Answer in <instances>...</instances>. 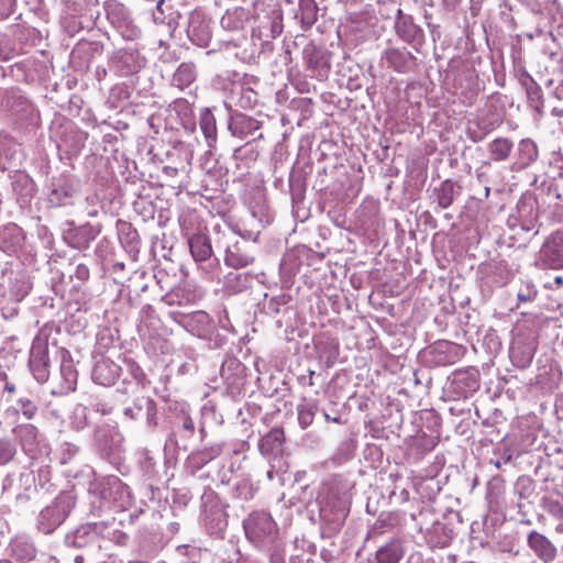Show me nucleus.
Listing matches in <instances>:
<instances>
[{"label":"nucleus","mask_w":563,"mask_h":563,"mask_svg":"<svg viewBox=\"0 0 563 563\" xmlns=\"http://www.w3.org/2000/svg\"><path fill=\"white\" fill-rule=\"evenodd\" d=\"M452 387L460 397H468L479 388V374L475 367L459 369L453 373Z\"/></svg>","instance_id":"obj_19"},{"label":"nucleus","mask_w":563,"mask_h":563,"mask_svg":"<svg viewBox=\"0 0 563 563\" xmlns=\"http://www.w3.org/2000/svg\"><path fill=\"white\" fill-rule=\"evenodd\" d=\"M198 76L197 66L192 62L181 63L172 77V86L180 90L191 86Z\"/></svg>","instance_id":"obj_30"},{"label":"nucleus","mask_w":563,"mask_h":563,"mask_svg":"<svg viewBox=\"0 0 563 563\" xmlns=\"http://www.w3.org/2000/svg\"><path fill=\"white\" fill-rule=\"evenodd\" d=\"M516 164L519 168H527L537 162L539 150L537 143L531 139H522L517 145Z\"/></svg>","instance_id":"obj_34"},{"label":"nucleus","mask_w":563,"mask_h":563,"mask_svg":"<svg viewBox=\"0 0 563 563\" xmlns=\"http://www.w3.org/2000/svg\"><path fill=\"white\" fill-rule=\"evenodd\" d=\"M538 290L532 282L526 280L520 284L518 289V300L520 302H529L536 299Z\"/></svg>","instance_id":"obj_58"},{"label":"nucleus","mask_w":563,"mask_h":563,"mask_svg":"<svg viewBox=\"0 0 563 563\" xmlns=\"http://www.w3.org/2000/svg\"><path fill=\"white\" fill-rule=\"evenodd\" d=\"M121 435L110 426H96L92 434V445L103 459H111L119 448Z\"/></svg>","instance_id":"obj_13"},{"label":"nucleus","mask_w":563,"mask_h":563,"mask_svg":"<svg viewBox=\"0 0 563 563\" xmlns=\"http://www.w3.org/2000/svg\"><path fill=\"white\" fill-rule=\"evenodd\" d=\"M298 11L302 30L307 31L317 22L319 8L314 0H298Z\"/></svg>","instance_id":"obj_41"},{"label":"nucleus","mask_w":563,"mask_h":563,"mask_svg":"<svg viewBox=\"0 0 563 563\" xmlns=\"http://www.w3.org/2000/svg\"><path fill=\"white\" fill-rule=\"evenodd\" d=\"M251 217L260 228H265L273 220V213L263 197L256 199L250 207Z\"/></svg>","instance_id":"obj_49"},{"label":"nucleus","mask_w":563,"mask_h":563,"mask_svg":"<svg viewBox=\"0 0 563 563\" xmlns=\"http://www.w3.org/2000/svg\"><path fill=\"white\" fill-rule=\"evenodd\" d=\"M534 490L536 483L530 476L522 475L517 478L515 483V493L519 498L528 499L534 494Z\"/></svg>","instance_id":"obj_53"},{"label":"nucleus","mask_w":563,"mask_h":563,"mask_svg":"<svg viewBox=\"0 0 563 563\" xmlns=\"http://www.w3.org/2000/svg\"><path fill=\"white\" fill-rule=\"evenodd\" d=\"M199 126L207 144L212 147L217 141L216 118L209 108H202L199 113Z\"/></svg>","instance_id":"obj_40"},{"label":"nucleus","mask_w":563,"mask_h":563,"mask_svg":"<svg viewBox=\"0 0 563 563\" xmlns=\"http://www.w3.org/2000/svg\"><path fill=\"white\" fill-rule=\"evenodd\" d=\"M104 11L108 21L122 38L134 41L141 36V29L134 23L130 11L122 3L114 0L107 1Z\"/></svg>","instance_id":"obj_5"},{"label":"nucleus","mask_w":563,"mask_h":563,"mask_svg":"<svg viewBox=\"0 0 563 563\" xmlns=\"http://www.w3.org/2000/svg\"><path fill=\"white\" fill-rule=\"evenodd\" d=\"M11 555L19 563H27L36 555L33 542L25 537H16L11 541Z\"/></svg>","instance_id":"obj_33"},{"label":"nucleus","mask_w":563,"mask_h":563,"mask_svg":"<svg viewBox=\"0 0 563 563\" xmlns=\"http://www.w3.org/2000/svg\"><path fill=\"white\" fill-rule=\"evenodd\" d=\"M319 358L324 362L327 367L333 366L339 356V343L331 338L319 339L316 343Z\"/></svg>","instance_id":"obj_38"},{"label":"nucleus","mask_w":563,"mask_h":563,"mask_svg":"<svg viewBox=\"0 0 563 563\" xmlns=\"http://www.w3.org/2000/svg\"><path fill=\"white\" fill-rule=\"evenodd\" d=\"M124 364L126 366L128 372L135 379V382L145 387L150 382L146 377V374L142 369V367L132 358H125Z\"/></svg>","instance_id":"obj_56"},{"label":"nucleus","mask_w":563,"mask_h":563,"mask_svg":"<svg viewBox=\"0 0 563 563\" xmlns=\"http://www.w3.org/2000/svg\"><path fill=\"white\" fill-rule=\"evenodd\" d=\"M186 32L189 41L199 47H207L211 41L209 21L201 11L189 13Z\"/></svg>","instance_id":"obj_15"},{"label":"nucleus","mask_w":563,"mask_h":563,"mask_svg":"<svg viewBox=\"0 0 563 563\" xmlns=\"http://www.w3.org/2000/svg\"><path fill=\"white\" fill-rule=\"evenodd\" d=\"M11 187L20 208H30L36 194V184L30 175L24 172L15 170L14 174L11 175Z\"/></svg>","instance_id":"obj_17"},{"label":"nucleus","mask_w":563,"mask_h":563,"mask_svg":"<svg viewBox=\"0 0 563 563\" xmlns=\"http://www.w3.org/2000/svg\"><path fill=\"white\" fill-rule=\"evenodd\" d=\"M190 254L199 268L209 278H213L220 271V261L213 255L210 238L205 233H195L188 238Z\"/></svg>","instance_id":"obj_4"},{"label":"nucleus","mask_w":563,"mask_h":563,"mask_svg":"<svg viewBox=\"0 0 563 563\" xmlns=\"http://www.w3.org/2000/svg\"><path fill=\"white\" fill-rule=\"evenodd\" d=\"M79 450L80 449L78 445L70 442H64L60 445V463H68L74 456L78 454Z\"/></svg>","instance_id":"obj_63"},{"label":"nucleus","mask_w":563,"mask_h":563,"mask_svg":"<svg viewBox=\"0 0 563 563\" xmlns=\"http://www.w3.org/2000/svg\"><path fill=\"white\" fill-rule=\"evenodd\" d=\"M525 87L529 106L539 114H543V96L541 87L533 80L532 77L526 76L521 79Z\"/></svg>","instance_id":"obj_37"},{"label":"nucleus","mask_w":563,"mask_h":563,"mask_svg":"<svg viewBox=\"0 0 563 563\" xmlns=\"http://www.w3.org/2000/svg\"><path fill=\"white\" fill-rule=\"evenodd\" d=\"M12 432L20 441L22 450L32 459L37 454L47 452L48 445L38 429L31 423H21L13 428Z\"/></svg>","instance_id":"obj_9"},{"label":"nucleus","mask_w":563,"mask_h":563,"mask_svg":"<svg viewBox=\"0 0 563 563\" xmlns=\"http://www.w3.org/2000/svg\"><path fill=\"white\" fill-rule=\"evenodd\" d=\"M101 499L125 508L130 504V488L115 476L106 477L93 486Z\"/></svg>","instance_id":"obj_8"},{"label":"nucleus","mask_w":563,"mask_h":563,"mask_svg":"<svg viewBox=\"0 0 563 563\" xmlns=\"http://www.w3.org/2000/svg\"><path fill=\"white\" fill-rule=\"evenodd\" d=\"M195 429V423L191 417L184 413L178 418V424L174 432L170 434L169 440L173 441L174 437H180L181 440H188L194 435Z\"/></svg>","instance_id":"obj_52"},{"label":"nucleus","mask_w":563,"mask_h":563,"mask_svg":"<svg viewBox=\"0 0 563 563\" xmlns=\"http://www.w3.org/2000/svg\"><path fill=\"white\" fill-rule=\"evenodd\" d=\"M70 424L73 429L80 431L84 430L89 424L88 418V408L84 405H76L71 416H70Z\"/></svg>","instance_id":"obj_54"},{"label":"nucleus","mask_w":563,"mask_h":563,"mask_svg":"<svg viewBox=\"0 0 563 563\" xmlns=\"http://www.w3.org/2000/svg\"><path fill=\"white\" fill-rule=\"evenodd\" d=\"M514 148V143L507 137H497L488 145V151L495 161H506Z\"/></svg>","instance_id":"obj_51"},{"label":"nucleus","mask_w":563,"mask_h":563,"mask_svg":"<svg viewBox=\"0 0 563 563\" xmlns=\"http://www.w3.org/2000/svg\"><path fill=\"white\" fill-rule=\"evenodd\" d=\"M228 505L211 488H206L201 496V521L209 534L222 537L228 527Z\"/></svg>","instance_id":"obj_3"},{"label":"nucleus","mask_w":563,"mask_h":563,"mask_svg":"<svg viewBox=\"0 0 563 563\" xmlns=\"http://www.w3.org/2000/svg\"><path fill=\"white\" fill-rule=\"evenodd\" d=\"M395 30L397 35L408 43L413 42L422 33V30L413 23L412 16L404 14L400 9L397 11Z\"/></svg>","instance_id":"obj_29"},{"label":"nucleus","mask_w":563,"mask_h":563,"mask_svg":"<svg viewBox=\"0 0 563 563\" xmlns=\"http://www.w3.org/2000/svg\"><path fill=\"white\" fill-rule=\"evenodd\" d=\"M76 505L71 490L59 493L51 504L45 506L36 517V528L44 534L53 533L70 515Z\"/></svg>","instance_id":"obj_2"},{"label":"nucleus","mask_w":563,"mask_h":563,"mask_svg":"<svg viewBox=\"0 0 563 563\" xmlns=\"http://www.w3.org/2000/svg\"><path fill=\"white\" fill-rule=\"evenodd\" d=\"M223 451V444L220 442L212 443L201 450L194 451L188 456V463L195 470H200L202 466L218 457Z\"/></svg>","instance_id":"obj_31"},{"label":"nucleus","mask_w":563,"mask_h":563,"mask_svg":"<svg viewBox=\"0 0 563 563\" xmlns=\"http://www.w3.org/2000/svg\"><path fill=\"white\" fill-rule=\"evenodd\" d=\"M16 454V444L8 438L0 439V465H5L13 460Z\"/></svg>","instance_id":"obj_55"},{"label":"nucleus","mask_w":563,"mask_h":563,"mask_svg":"<svg viewBox=\"0 0 563 563\" xmlns=\"http://www.w3.org/2000/svg\"><path fill=\"white\" fill-rule=\"evenodd\" d=\"M540 263L551 269L563 268V232L552 233L540 250Z\"/></svg>","instance_id":"obj_14"},{"label":"nucleus","mask_w":563,"mask_h":563,"mask_svg":"<svg viewBox=\"0 0 563 563\" xmlns=\"http://www.w3.org/2000/svg\"><path fill=\"white\" fill-rule=\"evenodd\" d=\"M174 153L178 154L185 165H190L194 156L192 148L189 144L177 142L174 145Z\"/></svg>","instance_id":"obj_62"},{"label":"nucleus","mask_w":563,"mask_h":563,"mask_svg":"<svg viewBox=\"0 0 563 563\" xmlns=\"http://www.w3.org/2000/svg\"><path fill=\"white\" fill-rule=\"evenodd\" d=\"M64 543L67 548L89 550L102 545L99 540L98 522H87L68 531L65 534Z\"/></svg>","instance_id":"obj_10"},{"label":"nucleus","mask_w":563,"mask_h":563,"mask_svg":"<svg viewBox=\"0 0 563 563\" xmlns=\"http://www.w3.org/2000/svg\"><path fill=\"white\" fill-rule=\"evenodd\" d=\"M303 55L310 70V77L318 80L327 79L331 67L329 54L321 48L311 46L305 48Z\"/></svg>","instance_id":"obj_18"},{"label":"nucleus","mask_w":563,"mask_h":563,"mask_svg":"<svg viewBox=\"0 0 563 563\" xmlns=\"http://www.w3.org/2000/svg\"><path fill=\"white\" fill-rule=\"evenodd\" d=\"M253 279L250 273L230 272L224 276L223 288L228 294L235 295L249 289Z\"/></svg>","instance_id":"obj_35"},{"label":"nucleus","mask_w":563,"mask_h":563,"mask_svg":"<svg viewBox=\"0 0 563 563\" xmlns=\"http://www.w3.org/2000/svg\"><path fill=\"white\" fill-rule=\"evenodd\" d=\"M121 366L108 357H102L95 363L92 380L101 386H112L121 375Z\"/></svg>","instance_id":"obj_20"},{"label":"nucleus","mask_w":563,"mask_h":563,"mask_svg":"<svg viewBox=\"0 0 563 563\" xmlns=\"http://www.w3.org/2000/svg\"><path fill=\"white\" fill-rule=\"evenodd\" d=\"M99 540H108L118 545H125L128 542V534L119 529H115L112 523L107 521H98Z\"/></svg>","instance_id":"obj_45"},{"label":"nucleus","mask_w":563,"mask_h":563,"mask_svg":"<svg viewBox=\"0 0 563 563\" xmlns=\"http://www.w3.org/2000/svg\"><path fill=\"white\" fill-rule=\"evenodd\" d=\"M460 351V345L449 341L435 342L430 349V353L434 354V361L439 365L455 363L459 360Z\"/></svg>","instance_id":"obj_27"},{"label":"nucleus","mask_w":563,"mask_h":563,"mask_svg":"<svg viewBox=\"0 0 563 563\" xmlns=\"http://www.w3.org/2000/svg\"><path fill=\"white\" fill-rule=\"evenodd\" d=\"M60 390L63 393H69L76 389L78 373L73 361L63 358L60 364Z\"/></svg>","instance_id":"obj_43"},{"label":"nucleus","mask_w":563,"mask_h":563,"mask_svg":"<svg viewBox=\"0 0 563 563\" xmlns=\"http://www.w3.org/2000/svg\"><path fill=\"white\" fill-rule=\"evenodd\" d=\"M382 59L387 63L389 67L398 73H407L409 71L416 62V57L406 48H387L383 55Z\"/></svg>","instance_id":"obj_22"},{"label":"nucleus","mask_w":563,"mask_h":563,"mask_svg":"<svg viewBox=\"0 0 563 563\" xmlns=\"http://www.w3.org/2000/svg\"><path fill=\"white\" fill-rule=\"evenodd\" d=\"M242 559L240 548L233 540L223 542L217 551V563H240Z\"/></svg>","instance_id":"obj_46"},{"label":"nucleus","mask_w":563,"mask_h":563,"mask_svg":"<svg viewBox=\"0 0 563 563\" xmlns=\"http://www.w3.org/2000/svg\"><path fill=\"white\" fill-rule=\"evenodd\" d=\"M284 441V431L279 428H274L260 440L258 450L266 457L276 456L282 452Z\"/></svg>","instance_id":"obj_26"},{"label":"nucleus","mask_w":563,"mask_h":563,"mask_svg":"<svg viewBox=\"0 0 563 563\" xmlns=\"http://www.w3.org/2000/svg\"><path fill=\"white\" fill-rule=\"evenodd\" d=\"M168 316L186 331L200 339L209 338L214 329L211 317L202 310L194 311L191 313L170 311Z\"/></svg>","instance_id":"obj_6"},{"label":"nucleus","mask_w":563,"mask_h":563,"mask_svg":"<svg viewBox=\"0 0 563 563\" xmlns=\"http://www.w3.org/2000/svg\"><path fill=\"white\" fill-rule=\"evenodd\" d=\"M51 479H52V470L48 465L41 466L37 470L36 477L34 478V481L36 482V485L41 489L45 490L46 493H49L51 488L54 486L51 483Z\"/></svg>","instance_id":"obj_57"},{"label":"nucleus","mask_w":563,"mask_h":563,"mask_svg":"<svg viewBox=\"0 0 563 563\" xmlns=\"http://www.w3.org/2000/svg\"><path fill=\"white\" fill-rule=\"evenodd\" d=\"M289 192L292 206L303 201L306 192V181L301 172L292 170L289 175Z\"/></svg>","instance_id":"obj_47"},{"label":"nucleus","mask_w":563,"mask_h":563,"mask_svg":"<svg viewBox=\"0 0 563 563\" xmlns=\"http://www.w3.org/2000/svg\"><path fill=\"white\" fill-rule=\"evenodd\" d=\"M97 232L89 225H81L71 229L67 232L65 239L68 244L77 250H85L89 247L90 243L96 239Z\"/></svg>","instance_id":"obj_28"},{"label":"nucleus","mask_w":563,"mask_h":563,"mask_svg":"<svg viewBox=\"0 0 563 563\" xmlns=\"http://www.w3.org/2000/svg\"><path fill=\"white\" fill-rule=\"evenodd\" d=\"M146 65V58L135 48L115 49L109 57V67L121 77L139 73Z\"/></svg>","instance_id":"obj_7"},{"label":"nucleus","mask_w":563,"mask_h":563,"mask_svg":"<svg viewBox=\"0 0 563 563\" xmlns=\"http://www.w3.org/2000/svg\"><path fill=\"white\" fill-rule=\"evenodd\" d=\"M223 261L228 267L240 269L252 265L255 255L247 242L235 240L227 245Z\"/></svg>","instance_id":"obj_16"},{"label":"nucleus","mask_w":563,"mask_h":563,"mask_svg":"<svg viewBox=\"0 0 563 563\" xmlns=\"http://www.w3.org/2000/svg\"><path fill=\"white\" fill-rule=\"evenodd\" d=\"M24 232L15 223L0 228V249L8 254H16L24 244Z\"/></svg>","instance_id":"obj_21"},{"label":"nucleus","mask_w":563,"mask_h":563,"mask_svg":"<svg viewBox=\"0 0 563 563\" xmlns=\"http://www.w3.org/2000/svg\"><path fill=\"white\" fill-rule=\"evenodd\" d=\"M287 302L286 296H277L271 298L265 305V309L271 314H277L280 311V307Z\"/></svg>","instance_id":"obj_64"},{"label":"nucleus","mask_w":563,"mask_h":563,"mask_svg":"<svg viewBox=\"0 0 563 563\" xmlns=\"http://www.w3.org/2000/svg\"><path fill=\"white\" fill-rule=\"evenodd\" d=\"M261 125L262 122L250 115L234 113L231 115L229 130L233 136L244 140L250 135H254L261 129Z\"/></svg>","instance_id":"obj_23"},{"label":"nucleus","mask_w":563,"mask_h":563,"mask_svg":"<svg viewBox=\"0 0 563 563\" xmlns=\"http://www.w3.org/2000/svg\"><path fill=\"white\" fill-rule=\"evenodd\" d=\"M232 92L235 104L242 109H252L257 103V92L249 86L236 85Z\"/></svg>","instance_id":"obj_44"},{"label":"nucleus","mask_w":563,"mask_h":563,"mask_svg":"<svg viewBox=\"0 0 563 563\" xmlns=\"http://www.w3.org/2000/svg\"><path fill=\"white\" fill-rule=\"evenodd\" d=\"M510 357L517 367L526 368L531 364L533 354L530 350L521 353L516 347H512L510 350Z\"/></svg>","instance_id":"obj_60"},{"label":"nucleus","mask_w":563,"mask_h":563,"mask_svg":"<svg viewBox=\"0 0 563 563\" xmlns=\"http://www.w3.org/2000/svg\"><path fill=\"white\" fill-rule=\"evenodd\" d=\"M460 195V188L455 181L445 179L438 187L433 188L431 197L439 208L448 209Z\"/></svg>","instance_id":"obj_24"},{"label":"nucleus","mask_w":563,"mask_h":563,"mask_svg":"<svg viewBox=\"0 0 563 563\" xmlns=\"http://www.w3.org/2000/svg\"><path fill=\"white\" fill-rule=\"evenodd\" d=\"M77 189L67 177L53 178L47 189V203L51 208H60L74 203Z\"/></svg>","instance_id":"obj_12"},{"label":"nucleus","mask_w":563,"mask_h":563,"mask_svg":"<svg viewBox=\"0 0 563 563\" xmlns=\"http://www.w3.org/2000/svg\"><path fill=\"white\" fill-rule=\"evenodd\" d=\"M158 317L151 305H145L140 310L139 332L141 334H151L152 330L157 329Z\"/></svg>","instance_id":"obj_50"},{"label":"nucleus","mask_w":563,"mask_h":563,"mask_svg":"<svg viewBox=\"0 0 563 563\" xmlns=\"http://www.w3.org/2000/svg\"><path fill=\"white\" fill-rule=\"evenodd\" d=\"M528 544L545 562L553 560L555 556L554 547L543 534L537 531L529 533Z\"/></svg>","instance_id":"obj_36"},{"label":"nucleus","mask_w":563,"mask_h":563,"mask_svg":"<svg viewBox=\"0 0 563 563\" xmlns=\"http://www.w3.org/2000/svg\"><path fill=\"white\" fill-rule=\"evenodd\" d=\"M319 410L318 400L303 397L297 406L298 422L301 429H307L313 422L314 416Z\"/></svg>","instance_id":"obj_39"},{"label":"nucleus","mask_w":563,"mask_h":563,"mask_svg":"<svg viewBox=\"0 0 563 563\" xmlns=\"http://www.w3.org/2000/svg\"><path fill=\"white\" fill-rule=\"evenodd\" d=\"M30 369L38 383H45L49 376V357L47 341L35 338L32 342L29 360Z\"/></svg>","instance_id":"obj_11"},{"label":"nucleus","mask_w":563,"mask_h":563,"mask_svg":"<svg viewBox=\"0 0 563 563\" xmlns=\"http://www.w3.org/2000/svg\"><path fill=\"white\" fill-rule=\"evenodd\" d=\"M221 25L227 30H239L242 27V20L238 11L227 12L221 19Z\"/></svg>","instance_id":"obj_61"},{"label":"nucleus","mask_w":563,"mask_h":563,"mask_svg":"<svg viewBox=\"0 0 563 563\" xmlns=\"http://www.w3.org/2000/svg\"><path fill=\"white\" fill-rule=\"evenodd\" d=\"M427 538L428 542L432 547L445 548L452 542L454 538V531L450 526L440 521H435L428 530Z\"/></svg>","instance_id":"obj_32"},{"label":"nucleus","mask_w":563,"mask_h":563,"mask_svg":"<svg viewBox=\"0 0 563 563\" xmlns=\"http://www.w3.org/2000/svg\"><path fill=\"white\" fill-rule=\"evenodd\" d=\"M405 555L404 542L399 538H393L378 548L375 559L377 563H399Z\"/></svg>","instance_id":"obj_25"},{"label":"nucleus","mask_w":563,"mask_h":563,"mask_svg":"<svg viewBox=\"0 0 563 563\" xmlns=\"http://www.w3.org/2000/svg\"><path fill=\"white\" fill-rule=\"evenodd\" d=\"M16 405L19 406V410L22 412L23 417L27 420L33 419L37 413V405L27 397H20L16 400Z\"/></svg>","instance_id":"obj_59"},{"label":"nucleus","mask_w":563,"mask_h":563,"mask_svg":"<svg viewBox=\"0 0 563 563\" xmlns=\"http://www.w3.org/2000/svg\"><path fill=\"white\" fill-rule=\"evenodd\" d=\"M355 450V441L352 439L343 440L333 455L328 459L324 464L331 466H339L352 459Z\"/></svg>","instance_id":"obj_42"},{"label":"nucleus","mask_w":563,"mask_h":563,"mask_svg":"<svg viewBox=\"0 0 563 563\" xmlns=\"http://www.w3.org/2000/svg\"><path fill=\"white\" fill-rule=\"evenodd\" d=\"M246 539L261 550H271L278 539L279 529L269 512L252 511L244 520Z\"/></svg>","instance_id":"obj_1"},{"label":"nucleus","mask_w":563,"mask_h":563,"mask_svg":"<svg viewBox=\"0 0 563 563\" xmlns=\"http://www.w3.org/2000/svg\"><path fill=\"white\" fill-rule=\"evenodd\" d=\"M137 406L139 409H144L147 429L154 430L158 424L156 401L151 397L141 396L137 397Z\"/></svg>","instance_id":"obj_48"}]
</instances>
